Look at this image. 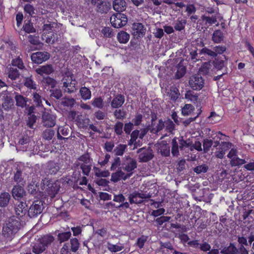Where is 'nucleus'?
I'll return each instance as SVG.
<instances>
[{"mask_svg":"<svg viewBox=\"0 0 254 254\" xmlns=\"http://www.w3.org/2000/svg\"><path fill=\"white\" fill-rule=\"evenodd\" d=\"M21 223L19 217L12 216L4 223L2 234L8 240H11L20 228Z\"/></svg>","mask_w":254,"mask_h":254,"instance_id":"nucleus-1","label":"nucleus"},{"mask_svg":"<svg viewBox=\"0 0 254 254\" xmlns=\"http://www.w3.org/2000/svg\"><path fill=\"white\" fill-rule=\"evenodd\" d=\"M55 238L50 234H47L39 238L32 246V252L41 254L54 241Z\"/></svg>","mask_w":254,"mask_h":254,"instance_id":"nucleus-2","label":"nucleus"},{"mask_svg":"<svg viewBox=\"0 0 254 254\" xmlns=\"http://www.w3.org/2000/svg\"><path fill=\"white\" fill-rule=\"evenodd\" d=\"M191 145V141L190 138L185 140L183 136L178 138L175 137L172 140V154L173 156L178 157L180 155L179 149L180 151L184 150L186 148L190 147V149Z\"/></svg>","mask_w":254,"mask_h":254,"instance_id":"nucleus-3","label":"nucleus"},{"mask_svg":"<svg viewBox=\"0 0 254 254\" xmlns=\"http://www.w3.org/2000/svg\"><path fill=\"white\" fill-rule=\"evenodd\" d=\"M41 188L47 195L53 198L58 193L60 186L58 182H53L48 178H45L42 181Z\"/></svg>","mask_w":254,"mask_h":254,"instance_id":"nucleus-4","label":"nucleus"},{"mask_svg":"<svg viewBox=\"0 0 254 254\" xmlns=\"http://www.w3.org/2000/svg\"><path fill=\"white\" fill-rule=\"evenodd\" d=\"M137 161L129 156H126L122 158L120 168L126 172L131 177L134 173V170L137 168Z\"/></svg>","mask_w":254,"mask_h":254,"instance_id":"nucleus-5","label":"nucleus"},{"mask_svg":"<svg viewBox=\"0 0 254 254\" xmlns=\"http://www.w3.org/2000/svg\"><path fill=\"white\" fill-rule=\"evenodd\" d=\"M64 92H66L69 94L74 93L76 91V88L75 87L77 82L76 80L73 78V74L67 73L63 77L62 79Z\"/></svg>","mask_w":254,"mask_h":254,"instance_id":"nucleus-6","label":"nucleus"},{"mask_svg":"<svg viewBox=\"0 0 254 254\" xmlns=\"http://www.w3.org/2000/svg\"><path fill=\"white\" fill-rule=\"evenodd\" d=\"M44 209L43 201L36 200L33 202L28 210V215L30 218H35L42 213Z\"/></svg>","mask_w":254,"mask_h":254,"instance_id":"nucleus-7","label":"nucleus"},{"mask_svg":"<svg viewBox=\"0 0 254 254\" xmlns=\"http://www.w3.org/2000/svg\"><path fill=\"white\" fill-rule=\"evenodd\" d=\"M112 25L115 28H121L126 25L127 22V16L122 13L114 14L110 18Z\"/></svg>","mask_w":254,"mask_h":254,"instance_id":"nucleus-8","label":"nucleus"},{"mask_svg":"<svg viewBox=\"0 0 254 254\" xmlns=\"http://www.w3.org/2000/svg\"><path fill=\"white\" fill-rule=\"evenodd\" d=\"M139 154L138 159L140 162H147L151 160L154 157L153 152L150 147L146 148L142 147L137 150Z\"/></svg>","mask_w":254,"mask_h":254,"instance_id":"nucleus-9","label":"nucleus"},{"mask_svg":"<svg viewBox=\"0 0 254 254\" xmlns=\"http://www.w3.org/2000/svg\"><path fill=\"white\" fill-rule=\"evenodd\" d=\"M189 83L193 90H200L204 86V80L199 74L192 76L190 78Z\"/></svg>","mask_w":254,"mask_h":254,"instance_id":"nucleus-10","label":"nucleus"},{"mask_svg":"<svg viewBox=\"0 0 254 254\" xmlns=\"http://www.w3.org/2000/svg\"><path fill=\"white\" fill-rule=\"evenodd\" d=\"M50 54L47 52H37L31 56L32 62L35 64H40L50 58Z\"/></svg>","mask_w":254,"mask_h":254,"instance_id":"nucleus-11","label":"nucleus"},{"mask_svg":"<svg viewBox=\"0 0 254 254\" xmlns=\"http://www.w3.org/2000/svg\"><path fill=\"white\" fill-rule=\"evenodd\" d=\"M55 116L48 113H45L42 115V124L43 126L52 127L56 125Z\"/></svg>","mask_w":254,"mask_h":254,"instance_id":"nucleus-12","label":"nucleus"},{"mask_svg":"<svg viewBox=\"0 0 254 254\" xmlns=\"http://www.w3.org/2000/svg\"><path fill=\"white\" fill-rule=\"evenodd\" d=\"M43 24L41 30L43 32V34H49L53 31L54 28L57 27L58 24L57 22L51 21L48 19L46 20L44 18H42Z\"/></svg>","mask_w":254,"mask_h":254,"instance_id":"nucleus-13","label":"nucleus"},{"mask_svg":"<svg viewBox=\"0 0 254 254\" xmlns=\"http://www.w3.org/2000/svg\"><path fill=\"white\" fill-rule=\"evenodd\" d=\"M130 177V176L129 174H127V173H125L120 167L117 171L112 174L111 181L116 183L121 180L125 181Z\"/></svg>","mask_w":254,"mask_h":254,"instance_id":"nucleus-14","label":"nucleus"},{"mask_svg":"<svg viewBox=\"0 0 254 254\" xmlns=\"http://www.w3.org/2000/svg\"><path fill=\"white\" fill-rule=\"evenodd\" d=\"M133 34L137 37H142L146 32V28L141 23H134L132 25Z\"/></svg>","mask_w":254,"mask_h":254,"instance_id":"nucleus-15","label":"nucleus"},{"mask_svg":"<svg viewBox=\"0 0 254 254\" xmlns=\"http://www.w3.org/2000/svg\"><path fill=\"white\" fill-rule=\"evenodd\" d=\"M58 163L54 161H49L45 167V173L48 175H55L60 170Z\"/></svg>","mask_w":254,"mask_h":254,"instance_id":"nucleus-16","label":"nucleus"},{"mask_svg":"<svg viewBox=\"0 0 254 254\" xmlns=\"http://www.w3.org/2000/svg\"><path fill=\"white\" fill-rule=\"evenodd\" d=\"M112 6L113 9L117 13H122L127 9V4L125 0H114Z\"/></svg>","mask_w":254,"mask_h":254,"instance_id":"nucleus-17","label":"nucleus"},{"mask_svg":"<svg viewBox=\"0 0 254 254\" xmlns=\"http://www.w3.org/2000/svg\"><path fill=\"white\" fill-rule=\"evenodd\" d=\"M35 71L41 76H43L44 74L49 75L54 71V68L52 64H47L36 68Z\"/></svg>","mask_w":254,"mask_h":254,"instance_id":"nucleus-18","label":"nucleus"},{"mask_svg":"<svg viewBox=\"0 0 254 254\" xmlns=\"http://www.w3.org/2000/svg\"><path fill=\"white\" fill-rule=\"evenodd\" d=\"M111 8V4L109 1H105L103 0L99 3L95 10L101 14H107Z\"/></svg>","mask_w":254,"mask_h":254,"instance_id":"nucleus-19","label":"nucleus"},{"mask_svg":"<svg viewBox=\"0 0 254 254\" xmlns=\"http://www.w3.org/2000/svg\"><path fill=\"white\" fill-rule=\"evenodd\" d=\"M26 194L24 188L20 186H14L12 190V195L15 199L19 200L22 198Z\"/></svg>","mask_w":254,"mask_h":254,"instance_id":"nucleus-20","label":"nucleus"},{"mask_svg":"<svg viewBox=\"0 0 254 254\" xmlns=\"http://www.w3.org/2000/svg\"><path fill=\"white\" fill-rule=\"evenodd\" d=\"M15 211L17 217H22L27 213H28L27 207L26 202L21 201L16 204Z\"/></svg>","mask_w":254,"mask_h":254,"instance_id":"nucleus-21","label":"nucleus"},{"mask_svg":"<svg viewBox=\"0 0 254 254\" xmlns=\"http://www.w3.org/2000/svg\"><path fill=\"white\" fill-rule=\"evenodd\" d=\"M158 151H160L161 154L165 157L169 156L170 154V146L167 144L166 141H162L160 143L157 145Z\"/></svg>","mask_w":254,"mask_h":254,"instance_id":"nucleus-22","label":"nucleus"},{"mask_svg":"<svg viewBox=\"0 0 254 254\" xmlns=\"http://www.w3.org/2000/svg\"><path fill=\"white\" fill-rule=\"evenodd\" d=\"M33 130H26L19 139L18 143L21 145H28L30 142L31 138L33 136Z\"/></svg>","mask_w":254,"mask_h":254,"instance_id":"nucleus-23","label":"nucleus"},{"mask_svg":"<svg viewBox=\"0 0 254 254\" xmlns=\"http://www.w3.org/2000/svg\"><path fill=\"white\" fill-rule=\"evenodd\" d=\"M125 97L122 94L117 95L113 98L111 103V106L113 108H118L121 107L125 102Z\"/></svg>","mask_w":254,"mask_h":254,"instance_id":"nucleus-24","label":"nucleus"},{"mask_svg":"<svg viewBox=\"0 0 254 254\" xmlns=\"http://www.w3.org/2000/svg\"><path fill=\"white\" fill-rule=\"evenodd\" d=\"M242 158H240L237 156L236 157L233 158L232 160H230V164L231 166H237L242 165L247 162L248 158H247L246 155L244 154H242Z\"/></svg>","mask_w":254,"mask_h":254,"instance_id":"nucleus-25","label":"nucleus"},{"mask_svg":"<svg viewBox=\"0 0 254 254\" xmlns=\"http://www.w3.org/2000/svg\"><path fill=\"white\" fill-rule=\"evenodd\" d=\"M15 100L16 101V105L22 108L26 107L27 102L29 101L27 98L20 94H16L15 96Z\"/></svg>","mask_w":254,"mask_h":254,"instance_id":"nucleus-26","label":"nucleus"},{"mask_svg":"<svg viewBox=\"0 0 254 254\" xmlns=\"http://www.w3.org/2000/svg\"><path fill=\"white\" fill-rule=\"evenodd\" d=\"M167 94L173 101H176L180 95L178 88L175 85L171 86L170 87Z\"/></svg>","mask_w":254,"mask_h":254,"instance_id":"nucleus-27","label":"nucleus"},{"mask_svg":"<svg viewBox=\"0 0 254 254\" xmlns=\"http://www.w3.org/2000/svg\"><path fill=\"white\" fill-rule=\"evenodd\" d=\"M23 84L27 88L30 89H36V84L33 80L32 75L23 77Z\"/></svg>","mask_w":254,"mask_h":254,"instance_id":"nucleus-28","label":"nucleus"},{"mask_svg":"<svg viewBox=\"0 0 254 254\" xmlns=\"http://www.w3.org/2000/svg\"><path fill=\"white\" fill-rule=\"evenodd\" d=\"M11 196L8 192H4L0 194V206L5 207L7 206Z\"/></svg>","mask_w":254,"mask_h":254,"instance_id":"nucleus-29","label":"nucleus"},{"mask_svg":"<svg viewBox=\"0 0 254 254\" xmlns=\"http://www.w3.org/2000/svg\"><path fill=\"white\" fill-rule=\"evenodd\" d=\"M186 20L181 18H178L175 21L173 25L174 29L176 31H181L185 29L186 24Z\"/></svg>","mask_w":254,"mask_h":254,"instance_id":"nucleus-30","label":"nucleus"},{"mask_svg":"<svg viewBox=\"0 0 254 254\" xmlns=\"http://www.w3.org/2000/svg\"><path fill=\"white\" fill-rule=\"evenodd\" d=\"M2 107L5 110L11 109L14 106V101L9 96L4 97V101L2 104Z\"/></svg>","mask_w":254,"mask_h":254,"instance_id":"nucleus-31","label":"nucleus"},{"mask_svg":"<svg viewBox=\"0 0 254 254\" xmlns=\"http://www.w3.org/2000/svg\"><path fill=\"white\" fill-rule=\"evenodd\" d=\"M71 236L70 231L59 233L57 235V239L60 244L68 241Z\"/></svg>","mask_w":254,"mask_h":254,"instance_id":"nucleus-32","label":"nucleus"},{"mask_svg":"<svg viewBox=\"0 0 254 254\" xmlns=\"http://www.w3.org/2000/svg\"><path fill=\"white\" fill-rule=\"evenodd\" d=\"M76 103V101L74 98H69L66 96L62 98L61 104L64 107L72 108Z\"/></svg>","mask_w":254,"mask_h":254,"instance_id":"nucleus-33","label":"nucleus"},{"mask_svg":"<svg viewBox=\"0 0 254 254\" xmlns=\"http://www.w3.org/2000/svg\"><path fill=\"white\" fill-rule=\"evenodd\" d=\"M137 194H138V192L136 191H134L132 193L129 194L128 199L130 204H140L143 202V200L139 198V196H138Z\"/></svg>","mask_w":254,"mask_h":254,"instance_id":"nucleus-34","label":"nucleus"},{"mask_svg":"<svg viewBox=\"0 0 254 254\" xmlns=\"http://www.w3.org/2000/svg\"><path fill=\"white\" fill-rule=\"evenodd\" d=\"M222 254H236L237 248L232 243H230L228 247H225L220 252Z\"/></svg>","mask_w":254,"mask_h":254,"instance_id":"nucleus-35","label":"nucleus"},{"mask_svg":"<svg viewBox=\"0 0 254 254\" xmlns=\"http://www.w3.org/2000/svg\"><path fill=\"white\" fill-rule=\"evenodd\" d=\"M130 38L129 35L125 31H121L118 33L117 39L120 43H127Z\"/></svg>","mask_w":254,"mask_h":254,"instance_id":"nucleus-36","label":"nucleus"},{"mask_svg":"<svg viewBox=\"0 0 254 254\" xmlns=\"http://www.w3.org/2000/svg\"><path fill=\"white\" fill-rule=\"evenodd\" d=\"M199 54L200 55H204V56L207 57L208 58H216L215 52H213V50L209 49L206 47L203 48L202 49L199 51Z\"/></svg>","mask_w":254,"mask_h":254,"instance_id":"nucleus-37","label":"nucleus"},{"mask_svg":"<svg viewBox=\"0 0 254 254\" xmlns=\"http://www.w3.org/2000/svg\"><path fill=\"white\" fill-rule=\"evenodd\" d=\"M81 97L84 100H88L91 97V92L89 89L84 86L82 87L79 90Z\"/></svg>","mask_w":254,"mask_h":254,"instance_id":"nucleus-38","label":"nucleus"},{"mask_svg":"<svg viewBox=\"0 0 254 254\" xmlns=\"http://www.w3.org/2000/svg\"><path fill=\"white\" fill-rule=\"evenodd\" d=\"M224 38L223 33L220 30H215L212 35V40L215 43H221Z\"/></svg>","mask_w":254,"mask_h":254,"instance_id":"nucleus-39","label":"nucleus"},{"mask_svg":"<svg viewBox=\"0 0 254 254\" xmlns=\"http://www.w3.org/2000/svg\"><path fill=\"white\" fill-rule=\"evenodd\" d=\"M23 29L27 33H35L36 32V29L34 27L33 23L30 20L27 22L25 21Z\"/></svg>","mask_w":254,"mask_h":254,"instance_id":"nucleus-40","label":"nucleus"},{"mask_svg":"<svg viewBox=\"0 0 254 254\" xmlns=\"http://www.w3.org/2000/svg\"><path fill=\"white\" fill-rule=\"evenodd\" d=\"M107 247L109 251L114 253L121 251L124 248L123 244L119 243V245H114L109 242L107 243Z\"/></svg>","mask_w":254,"mask_h":254,"instance_id":"nucleus-41","label":"nucleus"},{"mask_svg":"<svg viewBox=\"0 0 254 254\" xmlns=\"http://www.w3.org/2000/svg\"><path fill=\"white\" fill-rule=\"evenodd\" d=\"M38 183L36 181H32L27 186V190L28 192L31 194H36L38 192Z\"/></svg>","mask_w":254,"mask_h":254,"instance_id":"nucleus-42","label":"nucleus"},{"mask_svg":"<svg viewBox=\"0 0 254 254\" xmlns=\"http://www.w3.org/2000/svg\"><path fill=\"white\" fill-rule=\"evenodd\" d=\"M8 76L11 80H15L19 77L20 73L18 70L14 67H10L8 69Z\"/></svg>","mask_w":254,"mask_h":254,"instance_id":"nucleus-43","label":"nucleus"},{"mask_svg":"<svg viewBox=\"0 0 254 254\" xmlns=\"http://www.w3.org/2000/svg\"><path fill=\"white\" fill-rule=\"evenodd\" d=\"M55 133V130L51 128H47L43 131L42 138L46 140H51Z\"/></svg>","mask_w":254,"mask_h":254,"instance_id":"nucleus-44","label":"nucleus"},{"mask_svg":"<svg viewBox=\"0 0 254 254\" xmlns=\"http://www.w3.org/2000/svg\"><path fill=\"white\" fill-rule=\"evenodd\" d=\"M127 148L126 144H120L117 146L113 150L116 156H122Z\"/></svg>","mask_w":254,"mask_h":254,"instance_id":"nucleus-45","label":"nucleus"},{"mask_svg":"<svg viewBox=\"0 0 254 254\" xmlns=\"http://www.w3.org/2000/svg\"><path fill=\"white\" fill-rule=\"evenodd\" d=\"M76 166H80V169L82 170V173L85 176H89L92 164H80L78 162Z\"/></svg>","mask_w":254,"mask_h":254,"instance_id":"nucleus-46","label":"nucleus"},{"mask_svg":"<svg viewBox=\"0 0 254 254\" xmlns=\"http://www.w3.org/2000/svg\"><path fill=\"white\" fill-rule=\"evenodd\" d=\"M185 98L193 103H195L198 100V95L195 94L194 92L191 90H189L185 94Z\"/></svg>","mask_w":254,"mask_h":254,"instance_id":"nucleus-47","label":"nucleus"},{"mask_svg":"<svg viewBox=\"0 0 254 254\" xmlns=\"http://www.w3.org/2000/svg\"><path fill=\"white\" fill-rule=\"evenodd\" d=\"M70 251L72 252L75 253L78 250L80 243L77 238H74L70 240Z\"/></svg>","mask_w":254,"mask_h":254,"instance_id":"nucleus-48","label":"nucleus"},{"mask_svg":"<svg viewBox=\"0 0 254 254\" xmlns=\"http://www.w3.org/2000/svg\"><path fill=\"white\" fill-rule=\"evenodd\" d=\"M165 127V122H163L162 119H160L156 127L151 128L150 132L152 133L156 134L161 130H162Z\"/></svg>","mask_w":254,"mask_h":254,"instance_id":"nucleus-49","label":"nucleus"},{"mask_svg":"<svg viewBox=\"0 0 254 254\" xmlns=\"http://www.w3.org/2000/svg\"><path fill=\"white\" fill-rule=\"evenodd\" d=\"M50 97L55 98L56 99H60L63 96V93L61 89L59 88H54L50 90Z\"/></svg>","mask_w":254,"mask_h":254,"instance_id":"nucleus-50","label":"nucleus"},{"mask_svg":"<svg viewBox=\"0 0 254 254\" xmlns=\"http://www.w3.org/2000/svg\"><path fill=\"white\" fill-rule=\"evenodd\" d=\"M213 140L212 139H205L203 141V147L204 153H207L211 146L213 145Z\"/></svg>","mask_w":254,"mask_h":254,"instance_id":"nucleus-51","label":"nucleus"},{"mask_svg":"<svg viewBox=\"0 0 254 254\" xmlns=\"http://www.w3.org/2000/svg\"><path fill=\"white\" fill-rule=\"evenodd\" d=\"M186 69L183 65L178 64L177 66V71L175 74V77L177 79H180L186 73Z\"/></svg>","mask_w":254,"mask_h":254,"instance_id":"nucleus-52","label":"nucleus"},{"mask_svg":"<svg viewBox=\"0 0 254 254\" xmlns=\"http://www.w3.org/2000/svg\"><path fill=\"white\" fill-rule=\"evenodd\" d=\"M92 105L94 107L102 109L104 107L103 99L101 97L94 98L92 102Z\"/></svg>","mask_w":254,"mask_h":254,"instance_id":"nucleus-53","label":"nucleus"},{"mask_svg":"<svg viewBox=\"0 0 254 254\" xmlns=\"http://www.w3.org/2000/svg\"><path fill=\"white\" fill-rule=\"evenodd\" d=\"M139 135V130H134L130 134V139L129 141L128 145H131L134 144V146H136L137 142L136 141V139Z\"/></svg>","mask_w":254,"mask_h":254,"instance_id":"nucleus-54","label":"nucleus"},{"mask_svg":"<svg viewBox=\"0 0 254 254\" xmlns=\"http://www.w3.org/2000/svg\"><path fill=\"white\" fill-rule=\"evenodd\" d=\"M202 18L203 20L205 21L206 23L213 24L217 22L218 17L216 15L211 16L203 15Z\"/></svg>","mask_w":254,"mask_h":254,"instance_id":"nucleus-55","label":"nucleus"},{"mask_svg":"<svg viewBox=\"0 0 254 254\" xmlns=\"http://www.w3.org/2000/svg\"><path fill=\"white\" fill-rule=\"evenodd\" d=\"M194 110V107L191 104H186L182 108V114L185 116H188L191 114V113Z\"/></svg>","mask_w":254,"mask_h":254,"instance_id":"nucleus-56","label":"nucleus"},{"mask_svg":"<svg viewBox=\"0 0 254 254\" xmlns=\"http://www.w3.org/2000/svg\"><path fill=\"white\" fill-rule=\"evenodd\" d=\"M78 161H81V164H91L92 159L88 153H85L80 156L78 159Z\"/></svg>","mask_w":254,"mask_h":254,"instance_id":"nucleus-57","label":"nucleus"},{"mask_svg":"<svg viewBox=\"0 0 254 254\" xmlns=\"http://www.w3.org/2000/svg\"><path fill=\"white\" fill-rule=\"evenodd\" d=\"M213 65L215 68L217 70L222 69L225 65V62L223 60H220L218 59H215L213 61Z\"/></svg>","mask_w":254,"mask_h":254,"instance_id":"nucleus-58","label":"nucleus"},{"mask_svg":"<svg viewBox=\"0 0 254 254\" xmlns=\"http://www.w3.org/2000/svg\"><path fill=\"white\" fill-rule=\"evenodd\" d=\"M37 117L34 115H29L26 122V125L30 128H34V125L36 123Z\"/></svg>","mask_w":254,"mask_h":254,"instance_id":"nucleus-59","label":"nucleus"},{"mask_svg":"<svg viewBox=\"0 0 254 254\" xmlns=\"http://www.w3.org/2000/svg\"><path fill=\"white\" fill-rule=\"evenodd\" d=\"M123 123L119 121L115 124L114 128L117 135H120L123 133Z\"/></svg>","mask_w":254,"mask_h":254,"instance_id":"nucleus-60","label":"nucleus"},{"mask_svg":"<svg viewBox=\"0 0 254 254\" xmlns=\"http://www.w3.org/2000/svg\"><path fill=\"white\" fill-rule=\"evenodd\" d=\"M208 169V166L206 164H203L194 168L193 170L195 173L198 174L202 173H206Z\"/></svg>","mask_w":254,"mask_h":254,"instance_id":"nucleus-61","label":"nucleus"},{"mask_svg":"<svg viewBox=\"0 0 254 254\" xmlns=\"http://www.w3.org/2000/svg\"><path fill=\"white\" fill-rule=\"evenodd\" d=\"M101 32L105 37L108 38H111L114 35V33L113 31V29L109 27H105L103 28Z\"/></svg>","mask_w":254,"mask_h":254,"instance_id":"nucleus-62","label":"nucleus"},{"mask_svg":"<svg viewBox=\"0 0 254 254\" xmlns=\"http://www.w3.org/2000/svg\"><path fill=\"white\" fill-rule=\"evenodd\" d=\"M114 116L116 119L123 120L126 116V112L122 110H116L114 112Z\"/></svg>","mask_w":254,"mask_h":254,"instance_id":"nucleus-63","label":"nucleus"},{"mask_svg":"<svg viewBox=\"0 0 254 254\" xmlns=\"http://www.w3.org/2000/svg\"><path fill=\"white\" fill-rule=\"evenodd\" d=\"M28 42L32 45L37 46L40 43L39 37L35 35H29L28 36Z\"/></svg>","mask_w":254,"mask_h":254,"instance_id":"nucleus-64","label":"nucleus"}]
</instances>
